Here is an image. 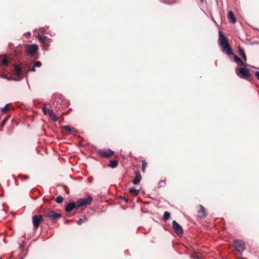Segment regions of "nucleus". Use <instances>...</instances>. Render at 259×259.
Wrapping results in <instances>:
<instances>
[{
	"mask_svg": "<svg viewBox=\"0 0 259 259\" xmlns=\"http://www.w3.org/2000/svg\"><path fill=\"white\" fill-rule=\"evenodd\" d=\"M219 43L222 47V51L228 55H233L234 61L238 64V65L246 66V63H244L242 60L238 56L233 54L232 50L229 45L227 38L224 35L222 31H219Z\"/></svg>",
	"mask_w": 259,
	"mask_h": 259,
	"instance_id": "f257e3e1",
	"label": "nucleus"
},
{
	"mask_svg": "<svg viewBox=\"0 0 259 259\" xmlns=\"http://www.w3.org/2000/svg\"><path fill=\"white\" fill-rule=\"evenodd\" d=\"M236 74L243 79L250 81L251 73L249 70L246 67H237L235 70Z\"/></svg>",
	"mask_w": 259,
	"mask_h": 259,
	"instance_id": "f03ea898",
	"label": "nucleus"
},
{
	"mask_svg": "<svg viewBox=\"0 0 259 259\" xmlns=\"http://www.w3.org/2000/svg\"><path fill=\"white\" fill-rule=\"evenodd\" d=\"M42 214L44 217L48 218L52 221H56L61 217L60 213H57L50 208L44 209Z\"/></svg>",
	"mask_w": 259,
	"mask_h": 259,
	"instance_id": "7ed1b4c3",
	"label": "nucleus"
},
{
	"mask_svg": "<svg viewBox=\"0 0 259 259\" xmlns=\"http://www.w3.org/2000/svg\"><path fill=\"white\" fill-rule=\"evenodd\" d=\"M97 153L101 157L109 159L114 155V152L110 149H99Z\"/></svg>",
	"mask_w": 259,
	"mask_h": 259,
	"instance_id": "20e7f679",
	"label": "nucleus"
},
{
	"mask_svg": "<svg viewBox=\"0 0 259 259\" xmlns=\"http://www.w3.org/2000/svg\"><path fill=\"white\" fill-rule=\"evenodd\" d=\"M44 221V217L43 214L35 215L32 217V223L34 229L36 230L40 225V224Z\"/></svg>",
	"mask_w": 259,
	"mask_h": 259,
	"instance_id": "39448f33",
	"label": "nucleus"
},
{
	"mask_svg": "<svg viewBox=\"0 0 259 259\" xmlns=\"http://www.w3.org/2000/svg\"><path fill=\"white\" fill-rule=\"evenodd\" d=\"M233 246L240 254H242L244 250L245 249V244L244 242L241 240H237L234 241Z\"/></svg>",
	"mask_w": 259,
	"mask_h": 259,
	"instance_id": "423d86ee",
	"label": "nucleus"
},
{
	"mask_svg": "<svg viewBox=\"0 0 259 259\" xmlns=\"http://www.w3.org/2000/svg\"><path fill=\"white\" fill-rule=\"evenodd\" d=\"M93 198L89 196L87 198H81L78 199L76 202L78 207L88 206L90 205L93 201Z\"/></svg>",
	"mask_w": 259,
	"mask_h": 259,
	"instance_id": "0eeeda50",
	"label": "nucleus"
},
{
	"mask_svg": "<svg viewBox=\"0 0 259 259\" xmlns=\"http://www.w3.org/2000/svg\"><path fill=\"white\" fill-rule=\"evenodd\" d=\"M172 228L175 232L179 236H181L183 234V230L182 227L176 221H173L172 222Z\"/></svg>",
	"mask_w": 259,
	"mask_h": 259,
	"instance_id": "6e6552de",
	"label": "nucleus"
},
{
	"mask_svg": "<svg viewBox=\"0 0 259 259\" xmlns=\"http://www.w3.org/2000/svg\"><path fill=\"white\" fill-rule=\"evenodd\" d=\"M199 210L197 211L199 218L202 219L205 218L207 215V212L205 207L201 204L199 205Z\"/></svg>",
	"mask_w": 259,
	"mask_h": 259,
	"instance_id": "1a4fd4ad",
	"label": "nucleus"
},
{
	"mask_svg": "<svg viewBox=\"0 0 259 259\" xmlns=\"http://www.w3.org/2000/svg\"><path fill=\"white\" fill-rule=\"evenodd\" d=\"M38 49V48L36 45H31L28 46L27 50L28 53L33 56L37 53Z\"/></svg>",
	"mask_w": 259,
	"mask_h": 259,
	"instance_id": "9d476101",
	"label": "nucleus"
},
{
	"mask_svg": "<svg viewBox=\"0 0 259 259\" xmlns=\"http://www.w3.org/2000/svg\"><path fill=\"white\" fill-rule=\"evenodd\" d=\"M79 207L77 206V202H70L67 204L65 207V211L66 212H70L74 209H77Z\"/></svg>",
	"mask_w": 259,
	"mask_h": 259,
	"instance_id": "9b49d317",
	"label": "nucleus"
},
{
	"mask_svg": "<svg viewBox=\"0 0 259 259\" xmlns=\"http://www.w3.org/2000/svg\"><path fill=\"white\" fill-rule=\"evenodd\" d=\"M14 74L20 79L23 78L22 70L21 67L18 65H15L14 67Z\"/></svg>",
	"mask_w": 259,
	"mask_h": 259,
	"instance_id": "f8f14e48",
	"label": "nucleus"
},
{
	"mask_svg": "<svg viewBox=\"0 0 259 259\" xmlns=\"http://www.w3.org/2000/svg\"><path fill=\"white\" fill-rule=\"evenodd\" d=\"M62 128L64 134H71L75 132V128L70 126L69 125H65L63 126Z\"/></svg>",
	"mask_w": 259,
	"mask_h": 259,
	"instance_id": "ddd939ff",
	"label": "nucleus"
},
{
	"mask_svg": "<svg viewBox=\"0 0 259 259\" xmlns=\"http://www.w3.org/2000/svg\"><path fill=\"white\" fill-rule=\"evenodd\" d=\"M38 38L39 41L43 44L44 45L48 46L50 38H48V36H44L43 35H38Z\"/></svg>",
	"mask_w": 259,
	"mask_h": 259,
	"instance_id": "4468645a",
	"label": "nucleus"
},
{
	"mask_svg": "<svg viewBox=\"0 0 259 259\" xmlns=\"http://www.w3.org/2000/svg\"><path fill=\"white\" fill-rule=\"evenodd\" d=\"M9 64V61H8L7 56L3 55L0 56V66H8Z\"/></svg>",
	"mask_w": 259,
	"mask_h": 259,
	"instance_id": "2eb2a0df",
	"label": "nucleus"
},
{
	"mask_svg": "<svg viewBox=\"0 0 259 259\" xmlns=\"http://www.w3.org/2000/svg\"><path fill=\"white\" fill-rule=\"evenodd\" d=\"M227 17L228 19L231 21V23L233 24L236 23V19L232 11H229Z\"/></svg>",
	"mask_w": 259,
	"mask_h": 259,
	"instance_id": "dca6fc26",
	"label": "nucleus"
},
{
	"mask_svg": "<svg viewBox=\"0 0 259 259\" xmlns=\"http://www.w3.org/2000/svg\"><path fill=\"white\" fill-rule=\"evenodd\" d=\"M135 174H136V177H135L134 180H133V183L135 185H137L140 183V182L141 180V176L140 174V172H139V171H136L135 172Z\"/></svg>",
	"mask_w": 259,
	"mask_h": 259,
	"instance_id": "f3484780",
	"label": "nucleus"
},
{
	"mask_svg": "<svg viewBox=\"0 0 259 259\" xmlns=\"http://www.w3.org/2000/svg\"><path fill=\"white\" fill-rule=\"evenodd\" d=\"M238 52H239V53L240 54V55L242 57V58L244 59V61H246L247 60V57H246V56L245 55L244 50L242 48L239 47V49H238Z\"/></svg>",
	"mask_w": 259,
	"mask_h": 259,
	"instance_id": "a211bd4d",
	"label": "nucleus"
},
{
	"mask_svg": "<svg viewBox=\"0 0 259 259\" xmlns=\"http://www.w3.org/2000/svg\"><path fill=\"white\" fill-rule=\"evenodd\" d=\"M118 164V161L116 160H110L109 161V166L114 168L117 166Z\"/></svg>",
	"mask_w": 259,
	"mask_h": 259,
	"instance_id": "6ab92c4d",
	"label": "nucleus"
},
{
	"mask_svg": "<svg viewBox=\"0 0 259 259\" xmlns=\"http://www.w3.org/2000/svg\"><path fill=\"white\" fill-rule=\"evenodd\" d=\"M129 192L131 194L134 196H137L139 194L140 191L133 188L129 189Z\"/></svg>",
	"mask_w": 259,
	"mask_h": 259,
	"instance_id": "aec40b11",
	"label": "nucleus"
},
{
	"mask_svg": "<svg viewBox=\"0 0 259 259\" xmlns=\"http://www.w3.org/2000/svg\"><path fill=\"white\" fill-rule=\"evenodd\" d=\"M170 216V214L168 211H165L163 214V220L164 222H166L168 220Z\"/></svg>",
	"mask_w": 259,
	"mask_h": 259,
	"instance_id": "412c9836",
	"label": "nucleus"
},
{
	"mask_svg": "<svg viewBox=\"0 0 259 259\" xmlns=\"http://www.w3.org/2000/svg\"><path fill=\"white\" fill-rule=\"evenodd\" d=\"M87 221V218L85 215H84L83 217V218L80 219L78 222L77 224L80 225L82 224V222H85Z\"/></svg>",
	"mask_w": 259,
	"mask_h": 259,
	"instance_id": "4be33fe9",
	"label": "nucleus"
},
{
	"mask_svg": "<svg viewBox=\"0 0 259 259\" xmlns=\"http://www.w3.org/2000/svg\"><path fill=\"white\" fill-rule=\"evenodd\" d=\"M9 109V104H7L5 107L2 108L1 111L3 113H6Z\"/></svg>",
	"mask_w": 259,
	"mask_h": 259,
	"instance_id": "5701e85b",
	"label": "nucleus"
},
{
	"mask_svg": "<svg viewBox=\"0 0 259 259\" xmlns=\"http://www.w3.org/2000/svg\"><path fill=\"white\" fill-rule=\"evenodd\" d=\"M142 171L143 172H145L146 168L147 167V162L144 160L142 161Z\"/></svg>",
	"mask_w": 259,
	"mask_h": 259,
	"instance_id": "b1692460",
	"label": "nucleus"
},
{
	"mask_svg": "<svg viewBox=\"0 0 259 259\" xmlns=\"http://www.w3.org/2000/svg\"><path fill=\"white\" fill-rule=\"evenodd\" d=\"M63 201V197L61 195L58 196L56 199V201L58 203H60L62 202Z\"/></svg>",
	"mask_w": 259,
	"mask_h": 259,
	"instance_id": "393cba45",
	"label": "nucleus"
},
{
	"mask_svg": "<svg viewBox=\"0 0 259 259\" xmlns=\"http://www.w3.org/2000/svg\"><path fill=\"white\" fill-rule=\"evenodd\" d=\"M50 117L53 121H55L58 120V117L54 113H53L52 115H50Z\"/></svg>",
	"mask_w": 259,
	"mask_h": 259,
	"instance_id": "a878e982",
	"label": "nucleus"
},
{
	"mask_svg": "<svg viewBox=\"0 0 259 259\" xmlns=\"http://www.w3.org/2000/svg\"><path fill=\"white\" fill-rule=\"evenodd\" d=\"M33 66L35 67H39L41 66V63L40 61H36L34 62Z\"/></svg>",
	"mask_w": 259,
	"mask_h": 259,
	"instance_id": "bb28decb",
	"label": "nucleus"
},
{
	"mask_svg": "<svg viewBox=\"0 0 259 259\" xmlns=\"http://www.w3.org/2000/svg\"><path fill=\"white\" fill-rule=\"evenodd\" d=\"M9 116L7 117L6 118H5V119L2 121V123H1V125H2V126H4V125L6 124V123H7V121H8V119H9Z\"/></svg>",
	"mask_w": 259,
	"mask_h": 259,
	"instance_id": "cd10ccee",
	"label": "nucleus"
},
{
	"mask_svg": "<svg viewBox=\"0 0 259 259\" xmlns=\"http://www.w3.org/2000/svg\"><path fill=\"white\" fill-rule=\"evenodd\" d=\"M18 178L21 179V180H22L23 179H24L25 180H27L29 178V177L27 175H26V176L19 175L18 176Z\"/></svg>",
	"mask_w": 259,
	"mask_h": 259,
	"instance_id": "c85d7f7f",
	"label": "nucleus"
},
{
	"mask_svg": "<svg viewBox=\"0 0 259 259\" xmlns=\"http://www.w3.org/2000/svg\"><path fill=\"white\" fill-rule=\"evenodd\" d=\"M190 257L193 259H199V256L195 254H191Z\"/></svg>",
	"mask_w": 259,
	"mask_h": 259,
	"instance_id": "c756f323",
	"label": "nucleus"
},
{
	"mask_svg": "<svg viewBox=\"0 0 259 259\" xmlns=\"http://www.w3.org/2000/svg\"><path fill=\"white\" fill-rule=\"evenodd\" d=\"M53 113H54V111H53V109H48V114L49 115V116L52 115V114Z\"/></svg>",
	"mask_w": 259,
	"mask_h": 259,
	"instance_id": "7c9ffc66",
	"label": "nucleus"
},
{
	"mask_svg": "<svg viewBox=\"0 0 259 259\" xmlns=\"http://www.w3.org/2000/svg\"><path fill=\"white\" fill-rule=\"evenodd\" d=\"M48 109L46 108L45 107L42 108V111L45 114H46V115L48 114Z\"/></svg>",
	"mask_w": 259,
	"mask_h": 259,
	"instance_id": "2f4dec72",
	"label": "nucleus"
},
{
	"mask_svg": "<svg viewBox=\"0 0 259 259\" xmlns=\"http://www.w3.org/2000/svg\"><path fill=\"white\" fill-rule=\"evenodd\" d=\"M35 68V67L33 66L32 67L29 68L28 70L31 71V72H35L36 71Z\"/></svg>",
	"mask_w": 259,
	"mask_h": 259,
	"instance_id": "473e14b6",
	"label": "nucleus"
},
{
	"mask_svg": "<svg viewBox=\"0 0 259 259\" xmlns=\"http://www.w3.org/2000/svg\"><path fill=\"white\" fill-rule=\"evenodd\" d=\"M159 185L160 186H162L165 185V181H161L159 182Z\"/></svg>",
	"mask_w": 259,
	"mask_h": 259,
	"instance_id": "72a5a7b5",
	"label": "nucleus"
},
{
	"mask_svg": "<svg viewBox=\"0 0 259 259\" xmlns=\"http://www.w3.org/2000/svg\"><path fill=\"white\" fill-rule=\"evenodd\" d=\"M255 75L256 76V77L257 78V79L259 80V71H256L255 72Z\"/></svg>",
	"mask_w": 259,
	"mask_h": 259,
	"instance_id": "f704fd0d",
	"label": "nucleus"
},
{
	"mask_svg": "<svg viewBox=\"0 0 259 259\" xmlns=\"http://www.w3.org/2000/svg\"><path fill=\"white\" fill-rule=\"evenodd\" d=\"M121 198L122 199H124L126 202L127 201V200H126V198L124 196H121Z\"/></svg>",
	"mask_w": 259,
	"mask_h": 259,
	"instance_id": "c9c22d12",
	"label": "nucleus"
},
{
	"mask_svg": "<svg viewBox=\"0 0 259 259\" xmlns=\"http://www.w3.org/2000/svg\"><path fill=\"white\" fill-rule=\"evenodd\" d=\"M206 0H200V2L201 4L204 3Z\"/></svg>",
	"mask_w": 259,
	"mask_h": 259,
	"instance_id": "e433bc0d",
	"label": "nucleus"
},
{
	"mask_svg": "<svg viewBox=\"0 0 259 259\" xmlns=\"http://www.w3.org/2000/svg\"><path fill=\"white\" fill-rule=\"evenodd\" d=\"M1 76L3 77V78H6V76L5 75H3L2 74Z\"/></svg>",
	"mask_w": 259,
	"mask_h": 259,
	"instance_id": "4c0bfd02",
	"label": "nucleus"
},
{
	"mask_svg": "<svg viewBox=\"0 0 259 259\" xmlns=\"http://www.w3.org/2000/svg\"><path fill=\"white\" fill-rule=\"evenodd\" d=\"M20 247L21 248H22V247H23L22 245H20Z\"/></svg>",
	"mask_w": 259,
	"mask_h": 259,
	"instance_id": "58836bf2",
	"label": "nucleus"
}]
</instances>
